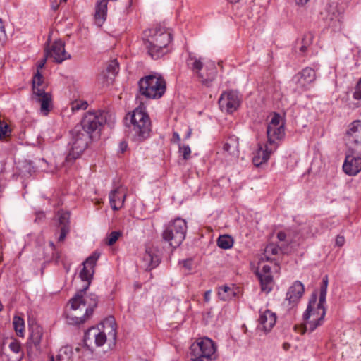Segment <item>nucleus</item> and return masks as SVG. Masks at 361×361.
Here are the masks:
<instances>
[{"label":"nucleus","mask_w":361,"mask_h":361,"mask_svg":"<svg viewBox=\"0 0 361 361\" xmlns=\"http://www.w3.org/2000/svg\"><path fill=\"white\" fill-rule=\"evenodd\" d=\"M99 257V254L94 252L82 263L83 268L79 277L83 282L82 288L69 300L66 309V320L69 324L78 325L85 323L92 315L97 307L98 299L94 294H86L93 274L94 266Z\"/></svg>","instance_id":"1"},{"label":"nucleus","mask_w":361,"mask_h":361,"mask_svg":"<svg viewBox=\"0 0 361 361\" xmlns=\"http://www.w3.org/2000/svg\"><path fill=\"white\" fill-rule=\"evenodd\" d=\"M145 36L147 37L145 45L152 59H159L169 51L168 46L172 40V36L166 28L157 25L146 30Z\"/></svg>","instance_id":"2"},{"label":"nucleus","mask_w":361,"mask_h":361,"mask_svg":"<svg viewBox=\"0 0 361 361\" xmlns=\"http://www.w3.org/2000/svg\"><path fill=\"white\" fill-rule=\"evenodd\" d=\"M100 327H92L85 334V343L91 345L93 342L97 347L102 346L109 339L115 342L116 338V324L114 317L105 319Z\"/></svg>","instance_id":"3"},{"label":"nucleus","mask_w":361,"mask_h":361,"mask_svg":"<svg viewBox=\"0 0 361 361\" xmlns=\"http://www.w3.org/2000/svg\"><path fill=\"white\" fill-rule=\"evenodd\" d=\"M324 305L325 303H321L319 301L317 302V296L313 294L303 314L304 331L311 333L324 323L326 315Z\"/></svg>","instance_id":"4"},{"label":"nucleus","mask_w":361,"mask_h":361,"mask_svg":"<svg viewBox=\"0 0 361 361\" xmlns=\"http://www.w3.org/2000/svg\"><path fill=\"white\" fill-rule=\"evenodd\" d=\"M139 92L147 99H157L165 93L166 81L160 75H148L138 82Z\"/></svg>","instance_id":"5"},{"label":"nucleus","mask_w":361,"mask_h":361,"mask_svg":"<svg viewBox=\"0 0 361 361\" xmlns=\"http://www.w3.org/2000/svg\"><path fill=\"white\" fill-rule=\"evenodd\" d=\"M130 128L133 139L142 142L149 137L151 121L147 112L142 108H136L130 116Z\"/></svg>","instance_id":"6"},{"label":"nucleus","mask_w":361,"mask_h":361,"mask_svg":"<svg viewBox=\"0 0 361 361\" xmlns=\"http://www.w3.org/2000/svg\"><path fill=\"white\" fill-rule=\"evenodd\" d=\"M46 84L39 70L32 78V99L40 104V112L47 116L52 109V99L49 92H46Z\"/></svg>","instance_id":"7"},{"label":"nucleus","mask_w":361,"mask_h":361,"mask_svg":"<svg viewBox=\"0 0 361 361\" xmlns=\"http://www.w3.org/2000/svg\"><path fill=\"white\" fill-rule=\"evenodd\" d=\"M186 232V221L181 218H176L165 226L161 235L164 241L176 248L184 240Z\"/></svg>","instance_id":"8"},{"label":"nucleus","mask_w":361,"mask_h":361,"mask_svg":"<svg viewBox=\"0 0 361 361\" xmlns=\"http://www.w3.org/2000/svg\"><path fill=\"white\" fill-rule=\"evenodd\" d=\"M216 346L214 342L207 338L197 339L190 346L192 361H212L216 359Z\"/></svg>","instance_id":"9"},{"label":"nucleus","mask_w":361,"mask_h":361,"mask_svg":"<svg viewBox=\"0 0 361 361\" xmlns=\"http://www.w3.org/2000/svg\"><path fill=\"white\" fill-rule=\"evenodd\" d=\"M71 147L66 157L67 162L72 161L78 158L87 148L92 135L83 131L80 126H75L71 131Z\"/></svg>","instance_id":"10"},{"label":"nucleus","mask_w":361,"mask_h":361,"mask_svg":"<svg viewBox=\"0 0 361 361\" xmlns=\"http://www.w3.org/2000/svg\"><path fill=\"white\" fill-rule=\"evenodd\" d=\"M107 115L108 113L100 110L87 111L82 119L81 129L90 135L99 133L107 123Z\"/></svg>","instance_id":"11"},{"label":"nucleus","mask_w":361,"mask_h":361,"mask_svg":"<svg viewBox=\"0 0 361 361\" xmlns=\"http://www.w3.org/2000/svg\"><path fill=\"white\" fill-rule=\"evenodd\" d=\"M187 65L192 70L194 74L197 75L200 81L206 86H209L214 80L216 75V68L214 64L206 65L207 74L202 72L203 70V63L200 59L190 54L187 59Z\"/></svg>","instance_id":"12"},{"label":"nucleus","mask_w":361,"mask_h":361,"mask_svg":"<svg viewBox=\"0 0 361 361\" xmlns=\"http://www.w3.org/2000/svg\"><path fill=\"white\" fill-rule=\"evenodd\" d=\"M267 135V143L272 145L273 149H277L285 135L284 123L278 114H275L269 123Z\"/></svg>","instance_id":"13"},{"label":"nucleus","mask_w":361,"mask_h":361,"mask_svg":"<svg viewBox=\"0 0 361 361\" xmlns=\"http://www.w3.org/2000/svg\"><path fill=\"white\" fill-rule=\"evenodd\" d=\"M316 79L314 71L312 68H305L292 78L291 82L295 85V91L301 93L307 91Z\"/></svg>","instance_id":"14"},{"label":"nucleus","mask_w":361,"mask_h":361,"mask_svg":"<svg viewBox=\"0 0 361 361\" xmlns=\"http://www.w3.org/2000/svg\"><path fill=\"white\" fill-rule=\"evenodd\" d=\"M240 104V97L237 92L233 90L223 92L219 99V105L221 110L228 114L235 111Z\"/></svg>","instance_id":"15"},{"label":"nucleus","mask_w":361,"mask_h":361,"mask_svg":"<svg viewBox=\"0 0 361 361\" xmlns=\"http://www.w3.org/2000/svg\"><path fill=\"white\" fill-rule=\"evenodd\" d=\"M46 56L53 59L58 63L71 58V55L65 50L64 42L61 40L55 41L51 44L50 49L46 52Z\"/></svg>","instance_id":"16"},{"label":"nucleus","mask_w":361,"mask_h":361,"mask_svg":"<svg viewBox=\"0 0 361 361\" xmlns=\"http://www.w3.org/2000/svg\"><path fill=\"white\" fill-rule=\"evenodd\" d=\"M345 140L351 146L361 147V121L356 120L350 124Z\"/></svg>","instance_id":"17"},{"label":"nucleus","mask_w":361,"mask_h":361,"mask_svg":"<svg viewBox=\"0 0 361 361\" xmlns=\"http://www.w3.org/2000/svg\"><path fill=\"white\" fill-rule=\"evenodd\" d=\"M276 150V149H273L272 145H270L267 142L265 144H259L258 148L252 158L254 165L259 166L262 164L266 163L269 160L270 155Z\"/></svg>","instance_id":"18"},{"label":"nucleus","mask_w":361,"mask_h":361,"mask_svg":"<svg viewBox=\"0 0 361 361\" xmlns=\"http://www.w3.org/2000/svg\"><path fill=\"white\" fill-rule=\"evenodd\" d=\"M109 203L111 207L114 211H118L121 209L125 203L126 198V188L121 186L116 187L115 189L111 190L109 195Z\"/></svg>","instance_id":"19"},{"label":"nucleus","mask_w":361,"mask_h":361,"mask_svg":"<svg viewBox=\"0 0 361 361\" xmlns=\"http://www.w3.org/2000/svg\"><path fill=\"white\" fill-rule=\"evenodd\" d=\"M343 171L349 176H355L361 171V157L347 154L343 165Z\"/></svg>","instance_id":"20"},{"label":"nucleus","mask_w":361,"mask_h":361,"mask_svg":"<svg viewBox=\"0 0 361 361\" xmlns=\"http://www.w3.org/2000/svg\"><path fill=\"white\" fill-rule=\"evenodd\" d=\"M43 338L42 327L37 324H33L30 327V334L27 345L30 349L34 348L35 350H41V343Z\"/></svg>","instance_id":"21"},{"label":"nucleus","mask_w":361,"mask_h":361,"mask_svg":"<svg viewBox=\"0 0 361 361\" xmlns=\"http://www.w3.org/2000/svg\"><path fill=\"white\" fill-rule=\"evenodd\" d=\"M276 322V315L269 310L260 311L259 318V326L265 332H269L274 327Z\"/></svg>","instance_id":"22"},{"label":"nucleus","mask_w":361,"mask_h":361,"mask_svg":"<svg viewBox=\"0 0 361 361\" xmlns=\"http://www.w3.org/2000/svg\"><path fill=\"white\" fill-rule=\"evenodd\" d=\"M324 20L329 27L334 29L339 28L341 25V16L336 6L329 5L326 8Z\"/></svg>","instance_id":"23"},{"label":"nucleus","mask_w":361,"mask_h":361,"mask_svg":"<svg viewBox=\"0 0 361 361\" xmlns=\"http://www.w3.org/2000/svg\"><path fill=\"white\" fill-rule=\"evenodd\" d=\"M304 290L303 284L300 281H295L288 290L286 298V300L293 305H295L302 296Z\"/></svg>","instance_id":"24"},{"label":"nucleus","mask_w":361,"mask_h":361,"mask_svg":"<svg viewBox=\"0 0 361 361\" xmlns=\"http://www.w3.org/2000/svg\"><path fill=\"white\" fill-rule=\"evenodd\" d=\"M107 5L106 0H99L95 5L94 16V23L97 26H102L106 19Z\"/></svg>","instance_id":"25"},{"label":"nucleus","mask_w":361,"mask_h":361,"mask_svg":"<svg viewBox=\"0 0 361 361\" xmlns=\"http://www.w3.org/2000/svg\"><path fill=\"white\" fill-rule=\"evenodd\" d=\"M142 261L145 269L151 270L159 265L160 257L151 248H147Z\"/></svg>","instance_id":"26"},{"label":"nucleus","mask_w":361,"mask_h":361,"mask_svg":"<svg viewBox=\"0 0 361 361\" xmlns=\"http://www.w3.org/2000/svg\"><path fill=\"white\" fill-rule=\"evenodd\" d=\"M238 139L235 136L228 137L223 146V149L225 152H227L228 154L235 157H237L238 154Z\"/></svg>","instance_id":"27"},{"label":"nucleus","mask_w":361,"mask_h":361,"mask_svg":"<svg viewBox=\"0 0 361 361\" xmlns=\"http://www.w3.org/2000/svg\"><path fill=\"white\" fill-rule=\"evenodd\" d=\"M280 252L281 249L277 245L274 243H269L266 246L264 249V257H262L261 262H259V266L264 259L267 261H272L274 259V257L278 255Z\"/></svg>","instance_id":"28"},{"label":"nucleus","mask_w":361,"mask_h":361,"mask_svg":"<svg viewBox=\"0 0 361 361\" xmlns=\"http://www.w3.org/2000/svg\"><path fill=\"white\" fill-rule=\"evenodd\" d=\"M258 278L260 281L262 291L265 293H270L272 290L274 285L272 275L259 274Z\"/></svg>","instance_id":"29"},{"label":"nucleus","mask_w":361,"mask_h":361,"mask_svg":"<svg viewBox=\"0 0 361 361\" xmlns=\"http://www.w3.org/2000/svg\"><path fill=\"white\" fill-rule=\"evenodd\" d=\"M235 295L236 293L233 287L224 285L218 288V296L223 301L231 300Z\"/></svg>","instance_id":"30"},{"label":"nucleus","mask_w":361,"mask_h":361,"mask_svg":"<svg viewBox=\"0 0 361 361\" xmlns=\"http://www.w3.org/2000/svg\"><path fill=\"white\" fill-rule=\"evenodd\" d=\"M56 217L58 219V228H70V214L67 212L59 211Z\"/></svg>","instance_id":"31"},{"label":"nucleus","mask_w":361,"mask_h":361,"mask_svg":"<svg viewBox=\"0 0 361 361\" xmlns=\"http://www.w3.org/2000/svg\"><path fill=\"white\" fill-rule=\"evenodd\" d=\"M234 240L233 238L228 235H220L217 239L218 246L224 250H228L233 247Z\"/></svg>","instance_id":"32"},{"label":"nucleus","mask_w":361,"mask_h":361,"mask_svg":"<svg viewBox=\"0 0 361 361\" xmlns=\"http://www.w3.org/2000/svg\"><path fill=\"white\" fill-rule=\"evenodd\" d=\"M72 348L70 346L62 347L56 356L57 361H72Z\"/></svg>","instance_id":"33"},{"label":"nucleus","mask_w":361,"mask_h":361,"mask_svg":"<svg viewBox=\"0 0 361 361\" xmlns=\"http://www.w3.org/2000/svg\"><path fill=\"white\" fill-rule=\"evenodd\" d=\"M12 130L4 121H0V140L7 141L11 136Z\"/></svg>","instance_id":"34"},{"label":"nucleus","mask_w":361,"mask_h":361,"mask_svg":"<svg viewBox=\"0 0 361 361\" xmlns=\"http://www.w3.org/2000/svg\"><path fill=\"white\" fill-rule=\"evenodd\" d=\"M329 283L328 276H324L322 279V282L319 290V301L321 303H326V297L327 293V287Z\"/></svg>","instance_id":"35"},{"label":"nucleus","mask_w":361,"mask_h":361,"mask_svg":"<svg viewBox=\"0 0 361 361\" xmlns=\"http://www.w3.org/2000/svg\"><path fill=\"white\" fill-rule=\"evenodd\" d=\"M121 235L122 233L119 231L111 232L106 238V244L109 246L113 245Z\"/></svg>","instance_id":"36"},{"label":"nucleus","mask_w":361,"mask_h":361,"mask_svg":"<svg viewBox=\"0 0 361 361\" xmlns=\"http://www.w3.org/2000/svg\"><path fill=\"white\" fill-rule=\"evenodd\" d=\"M14 329L18 336H22L24 331V321L19 317H15L13 322Z\"/></svg>","instance_id":"37"},{"label":"nucleus","mask_w":361,"mask_h":361,"mask_svg":"<svg viewBox=\"0 0 361 361\" xmlns=\"http://www.w3.org/2000/svg\"><path fill=\"white\" fill-rule=\"evenodd\" d=\"M178 152L182 155L183 159L188 160L190 157L191 149L188 145L178 144Z\"/></svg>","instance_id":"38"},{"label":"nucleus","mask_w":361,"mask_h":361,"mask_svg":"<svg viewBox=\"0 0 361 361\" xmlns=\"http://www.w3.org/2000/svg\"><path fill=\"white\" fill-rule=\"evenodd\" d=\"M88 106V103L84 100H76L71 104V109L73 111L79 110H85Z\"/></svg>","instance_id":"39"},{"label":"nucleus","mask_w":361,"mask_h":361,"mask_svg":"<svg viewBox=\"0 0 361 361\" xmlns=\"http://www.w3.org/2000/svg\"><path fill=\"white\" fill-rule=\"evenodd\" d=\"M118 70L119 65L116 59L111 61L106 68L107 72L112 75H116L118 73Z\"/></svg>","instance_id":"40"},{"label":"nucleus","mask_w":361,"mask_h":361,"mask_svg":"<svg viewBox=\"0 0 361 361\" xmlns=\"http://www.w3.org/2000/svg\"><path fill=\"white\" fill-rule=\"evenodd\" d=\"M313 39V35L311 32L306 34L302 39V45L300 47L302 52H305L308 46L312 43Z\"/></svg>","instance_id":"41"},{"label":"nucleus","mask_w":361,"mask_h":361,"mask_svg":"<svg viewBox=\"0 0 361 361\" xmlns=\"http://www.w3.org/2000/svg\"><path fill=\"white\" fill-rule=\"evenodd\" d=\"M355 100H361V78L357 82L353 95Z\"/></svg>","instance_id":"42"},{"label":"nucleus","mask_w":361,"mask_h":361,"mask_svg":"<svg viewBox=\"0 0 361 361\" xmlns=\"http://www.w3.org/2000/svg\"><path fill=\"white\" fill-rule=\"evenodd\" d=\"M9 348L16 355H18L20 353V351H21L20 345L17 341H12L9 344Z\"/></svg>","instance_id":"43"},{"label":"nucleus","mask_w":361,"mask_h":361,"mask_svg":"<svg viewBox=\"0 0 361 361\" xmlns=\"http://www.w3.org/2000/svg\"><path fill=\"white\" fill-rule=\"evenodd\" d=\"M59 229L60 231V235L59 236L58 241L63 242L65 240L67 234L70 232V228L65 227V228H61Z\"/></svg>","instance_id":"44"},{"label":"nucleus","mask_w":361,"mask_h":361,"mask_svg":"<svg viewBox=\"0 0 361 361\" xmlns=\"http://www.w3.org/2000/svg\"><path fill=\"white\" fill-rule=\"evenodd\" d=\"M257 276H259V274H267V275H271V267L269 265H262L260 270H259L257 272Z\"/></svg>","instance_id":"45"},{"label":"nucleus","mask_w":361,"mask_h":361,"mask_svg":"<svg viewBox=\"0 0 361 361\" xmlns=\"http://www.w3.org/2000/svg\"><path fill=\"white\" fill-rule=\"evenodd\" d=\"M181 264L186 270L191 271L192 269V260L191 259H185Z\"/></svg>","instance_id":"46"},{"label":"nucleus","mask_w":361,"mask_h":361,"mask_svg":"<svg viewBox=\"0 0 361 361\" xmlns=\"http://www.w3.org/2000/svg\"><path fill=\"white\" fill-rule=\"evenodd\" d=\"M6 37V32L4 30V26L3 25L2 20L0 18V43L5 41Z\"/></svg>","instance_id":"47"},{"label":"nucleus","mask_w":361,"mask_h":361,"mask_svg":"<svg viewBox=\"0 0 361 361\" xmlns=\"http://www.w3.org/2000/svg\"><path fill=\"white\" fill-rule=\"evenodd\" d=\"M345 243V238L342 235H338L336 238V244L339 247H342Z\"/></svg>","instance_id":"48"},{"label":"nucleus","mask_w":361,"mask_h":361,"mask_svg":"<svg viewBox=\"0 0 361 361\" xmlns=\"http://www.w3.org/2000/svg\"><path fill=\"white\" fill-rule=\"evenodd\" d=\"M277 238L279 241H284L286 238V234L283 231L277 233Z\"/></svg>","instance_id":"49"},{"label":"nucleus","mask_w":361,"mask_h":361,"mask_svg":"<svg viewBox=\"0 0 361 361\" xmlns=\"http://www.w3.org/2000/svg\"><path fill=\"white\" fill-rule=\"evenodd\" d=\"M211 293H212V291H211V290H207V291L204 293V301H205V302H209V301L210 300Z\"/></svg>","instance_id":"50"},{"label":"nucleus","mask_w":361,"mask_h":361,"mask_svg":"<svg viewBox=\"0 0 361 361\" xmlns=\"http://www.w3.org/2000/svg\"><path fill=\"white\" fill-rule=\"evenodd\" d=\"M45 63L46 59H43L40 62H39L37 70H39L40 71V69L43 68V67L44 66Z\"/></svg>","instance_id":"51"},{"label":"nucleus","mask_w":361,"mask_h":361,"mask_svg":"<svg viewBox=\"0 0 361 361\" xmlns=\"http://www.w3.org/2000/svg\"><path fill=\"white\" fill-rule=\"evenodd\" d=\"M128 145L126 142H121L120 143V149L122 152H124L127 149Z\"/></svg>","instance_id":"52"},{"label":"nucleus","mask_w":361,"mask_h":361,"mask_svg":"<svg viewBox=\"0 0 361 361\" xmlns=\"http://www.w3.org/2000/svg\"><path fill=\"white\" fill-rule=\"evenodd\" d=\"M7 360H8V355L4 353H0V361H6Z\"/></svg>","instance_id":"53"},{"label":"nucleus","mask_w":361,"mask_h":361,"mask_svg":"<svg viewBox=\"0 0 361 361\" xmlns=\"http://www.w3.org/2000/svg\"><path fill=\"white\" fill-rule=\"evenodd\" d=\"M310 0H295L298 5L303 6L307 4Z\"/></svg>","instance_id":"54"},{"label":"nucleus","mask_w":361,"mask_h":361,"mask_svg":"<svg viewBox=\"0 0 361 361\" xmlns=\"http://www.w3.org/2000/svg\"><path fill=\"white\" fill-rule=\"evenodd\" d=\"M173 138L178 142H180V138L178 133L174 132L173 134Z\"/></svg>","instance_id":"55"},{"label":"nucleus","mask_w":361,"mask_h":361,"mask_svg":"<svg viewBox=\"0 0 361 361\" xmlns=\"http://www.w3.org/2000/svg\"><path fill=\"white\" fill-rule=\"evenodd\" d=\"M59 5V4H56V3H52V4H51V8H52V9H53V10H54V11H56V10L58 8Z\"/></svg>","instance_id":"56"},{"label":"nucleus","mask_w":361,"mask_h":361,"mask_svg":"<svg viewBox=\"0 0 361 361\" xmlns=\"http://www.w3.org/2000/svg\"><path fill=\"white\" fill-rule=\"evenodd\" d=\"M289 348H290V344H289V343H283V348H284L286 350H288V349H289Z\"/></svg>","instance_id":"57"},{"label":"nucleus","mask_w":361,"mask_h":361,"mask_svg":"<svg viewBox=\"0 0 361 361\" xmlns=\"http://www.w3.org/2000/svg\"><path fill=\"white\" fill-rule=\"evenodd\" d=\"M49 244V246L51 247V249L53 250H54L56 248L54 243L52 241H50Z\"/></svg>","instance_id":"58"},{"label":"nucleus","mask_w":361,"mask_h":361,"mask_svg":"<svg viewBox=\"0 0 361 361\" xmlns=\"http://www.w3.org/2000/svg\"><path fill=\"white\" fill-rule=\"evenodd\" d=\"M228 1L232 4H236V3L240 2L241 0H228Z\"/></svg>","instance_id":"59"},{"label":"nucleus","mask_w":361,"mask_h":361,"mask_svg":"<svg viewBox=\"0 0 361 361\" xmlns=\"http://www.w3.org/2000/svg\"><path fill=\"white\" fill-rule=\"evenodd\" d=\"M202 72L203 73V74L206 75L207 74V70H206V66L204 67L203 66V70L202 71Z\"/></svg>","instance_id":"60"},{"label":"nucleus","mask_w":361,"mask_h":361,"mask_svg":"<svg viewBox=\"0 0 361 361\" xmlns=\"http://www.w3.org/2000/svg\"><path fill=\"white\" fill-rule=\"evenodd\" d=\"M190 135H191V130H190L188 131V134H187V135H186V137H187V138L190 137Z\"/></svg>","instance_id":"61"}]
</instances>
